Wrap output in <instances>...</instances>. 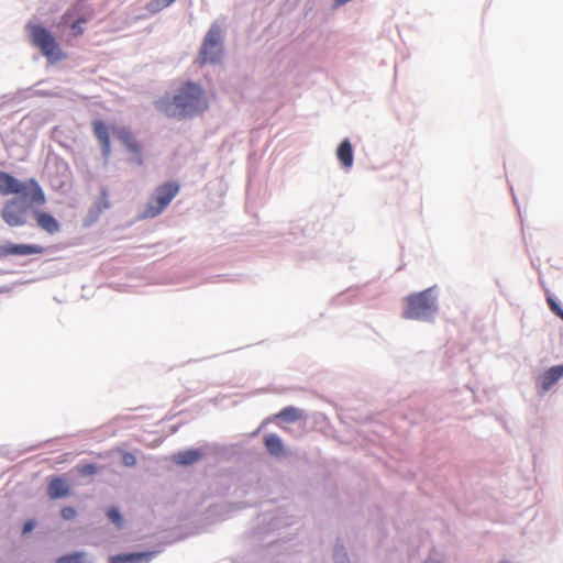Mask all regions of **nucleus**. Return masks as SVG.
<instances>
[{"label":"nucleus","instance_id":"nucleus-1","mask_svg":"<svg viewBox=\"0 0 563 563\" xmlns=\"http://www.w3.org/2000/svg\"><path fill=\"white\" fill-rule=\"evenodd\" d=\"M206 107L202 88L198 84L187 81L172 101L163 106V110L168 117L185 118L206 109Z\"/></svg>","mask_w":563,"mask_h":563},{"label":"nucleus","instance_id":"nucleus-2","mask_svg":"<svg viewBox=\"0 0 563 563\" xmlns=\"http://www.w3.org/2000/svg\"><path fill=\"white\" fill-rule=\"evenodd\" d=\"M0 194L2 196L16 195L22 201L30 205H43L45 195L38 183L31 178L20 181L12 175L0 170Z\"/></svg>","mask_w":563,"mask_h":563},{"label":"nucleus","instance_id":"nucleus-3","mask_svg":"<svg viewBox=\"0 0 563 563\" xmlns=\"http://www.w3.org/2000/svg\"><path fill=\"white\" fill-rule=\"evenodd\" d=\"M26 27L32 44L40 48L49 62H58L64 58V53L48 30L37 24H27Z\"/></svg>","mask_w":563,"mask_h":563},{"label":"nucleus","instance_id":"nucleus-4","mask_svg":"<svg viewBox=\"0 0 563 563\" xmlns=\"http://www.w3.org/2000/svg\"><path fill=\"white\" fill-rule=\"evenodd\" d=\"M437 309L435 300L431 297L430 290L412 294L406 298V309L402 317L406 319H427Z\"/></svg>","mask_w":563,"mask_h":563},{"label":"nucleus","instance_id":"nucleus-5","mask_svg":"<svg viewBox=\"0 0 563 563\" xmlns=\"http://www.w3.org/2000/svg\"><path fill=\"white\" fill-rule=\"evenodd\" d=\"M222 54V29L213 23L208 30L199 53L201 64L217 63Z\"/></svg>","mask_w":563,"mask_h":563},{"label":"nucleus","instance_id":"nucleus-6","mask_svg":"<svg viewBox=\"0 0 563 563\" xmlns=\"http://www.w3.org/2000/svg\"><path fill=\"white\" fill-rule=\"evenodd\" d=\"M44 249L37 244H13L7 243L0 245V257L5 256H27L32 254H42Z\"/></svg>","mask_w":563,"mask_h":563},{"label":"nucleus","instance_id":"nucleus-7","mask_svg":"<svg viewBox=\"0 0 563 563\" xmlns=\"http://www.w3.org/2000/svg\"><path fill=\"white\" fill-rule=\"evenodd\" d=\"M178 190L179 186L176 183H166L159 186L153 196L155 207L158 209L166 208Z\"/></svg>","mask_w":563,"mask_h":563},{"label":"nucleus","instance_id":"nucleus-8","mask_svg":"<svg viewBox=\"0 0 563 563\" xmlns=\"http://www.w3.org/2000/svg\"><path fill=\"white\" fill-rule=\"evenodd\" d=\"M563 376V365L550 367L539 378V390L541 395L548 393L551 387Z\"/></svg>","mask_w":563,"mask_h":563},{"label":"nucleus","instance_id":"nucleus-9","mask_svg":"<svg viewBox=\"0 0 563 563\" xmlns=\"http://www.w3.org/2000/svg\"><path fill=\"white\" fill-rule=\"evenodd\" d=\"M70 494V486L63 477H52L47 484V495L51 499H58Z\"/></svg>","mask_w":563,"mask_h":563},{"label":"nucleus","instance_id":"nucleus-10","mask_svg":"<svg viewBox=\"0 0 563 563\" xmlns=\"http://www.w3.org/2000/svg\"><path fill=\"white\" fill-rule=\"evenodd\" d=\"M92 130L95 136L101 144L103 156H109L110 154V135L108 131V126L101 120H95L92 122Z\"/></svg>","mask_w":563,"mask_h":563},{"label":"nucleus","instance_id":"nucleus-11","mask_svg":"<svg viewBox=\"0 0 563 563\" xmlns=\"http://www.w3.org/2000/svg\"><path fill=\"white\" fill-rule=\"evenodd\" d=\"M35 221L44 231L54 234L59 230L58 221L51 213H35Z\"/></svg>","mask_w":563,"mask_h":563},{"label":"nucleus","instance_id":"nucleus-12","mask_svg":"<svg viewBox=\"0 0 563 563\" xmlns=\"http://www.w3.org/2000/svg\"><path fill=\"white\" fill-rule=\"evenodd\" d=\"M336 156L344 167L350 168L353 165V150L349 140H344L340 143L336 150Z\"/></svg>","mask_w":563,"mask_h":563},{"label":"nucleus","instance_id":"nucleus-13","mask_svg":"<svg viewBox=\"0 0 563 563\" xmlns=\"http://www.w3.org/2000/svg\"><path fill=\"white\" fill-rule=\"evenodd\" d=\"M264 444L271 455H274V456H283L284 455V444H283L282 439L277 434H267L264 438Z\"/></svg>","mask_w":563,"mask_h":563},{"label":"nucleus","instance_id":"nucleus-14","mask_svg":"<svg viewBox=\"0 0 563 563\" xmlns=\"http://www.w3.org/2000/svg\"><path fill=\"white\" fill-rule=\"evenodd\" d=\"M201 457V452L199 450H187L180 451L174 455V461L177 464L181 465H190L199 461Z\"/></svg>","mask_w":563,"mask_h":563},{"label":"nucleus","instance_id":"nucleus-15","mask_svg":"<svg viewBox=\"0 0 563 563\" xmlns=\"http://www.w3.org/2000/svg\"><path fill=\"white\" fill-rule=\"evenodd\" d=\"M303 411L292 406L285 407L276 415L277 419H282L286 422H296L303 419Z\"/></svg>","mask_w":563,"mask_h":563},{"label":"nucleus","instance_id":"nucleus-16","mask_svg":"<svg viewBox=\"0 0 563 563\" xmlns=\"http://www.w3.org/2000/svg\"><path fill=\"white\" fill-rule=\"evenodd\" d=\"M141 553L118 554L109 558V563H140Z\"/></svg>","mask_w":563,"mask_h":563},{"label":"nucleus","instance_id":"nucleus-17","mask_svg":"<svg viewBox=\"0 0 563 563\" xmlns=\"http://www.w3.org/2000/svg\"><path fill=\"white\" fill-rule=\"evenodd\" d=\"M56 563H89L84 552H74L63 555L56 560Z\"/></svg>","mask_w":563,"mask_h":563},{"label":"nucleus","instance_id":"nucleus-18","mask_svg":"<svg viewBox=\"0 0 563 563\" xmlns=\"http://www.w3.org/2000/svg\"><path fill=\"white\" fill-rule=\"evenodd\" d=\"M107 517L115 526V528H123L124 519L117 507H110L107 510Z\"/></svg>","mask_w":563,"mask_h":563},{"label":"nucleus","instance_id":"nucleus-19","mask_svg":"<svg viewBox=\"0 0 563 563\" xmlns=\"http://www.w3.org/2000/svg\"><path fill=\"white\" fill-rule=\"evenodd\" d=\"M176 0H150L146 4V10L151 13H156L169 7Z\"/></svg>","mask_w":563,"mask_h":563},{"label":"nucleus","instance_id":"nucleus-20","mask_svg":"<svg viewBox=\"0 0 563 563\" xmlns=\"http://www.w3.org/2000/svg\"><path fill=\"white\" fill-rule=\"evenodd\" d=\"M120 141L131 151H136L137 144L132 134L126 130H120L118 133Z\"/></svg>","mask_w":563,"mask_h":563},{"label":"nucleus","instance_id":"nucleus-21","mask_svg":"<svg viewBox=\"0 0 563 563\" xmlns=\"http://www.w3.org/2000/svg\"><path fill=\"white\" fill-rule=\"evenodd\" d=\"M23 216L24 213H3V219L10 227H16L25 223Z\"/></svg>","mask_w":563,"mask_h":563},{"label":"nucleus","instance_id":"nucleus-22","mask_svg":"<svg viewBox=\"0 0 563 563\" xmlns=\"http://www.w3.org/2000/svg\"><path fill=\"white\" fill-rule=\"evenodd\" d=\"M97 466L91 463L80 464L76 467V471L82 476H90L97 473Z\"/></svg>","mask_w":563,"mask_h":563},{"label":"nucleus","instance_id":"nucleus-23","mask_svg":"<svg viewBox=\"0 0 563 563\" xmlns=\"http://www.w3.org/2000/svg\"><path fill=\"white\" fill-rule=\"evenodd\" d=\"M547 302L553 313L560 317L563 320V309L559 306V303L553 299V297L548 296Z\"/></svg>","mask_w":563,"mask_h":563},{"label":"nucleus","instance_id":"nucleus-24","mask_svg":"<svg viewBox=\"0 0 563 563\" xmlns=\"http://www.w3.org/2000/svg\"><path fill=\"white\" fill-rule=\"evenodd\" d=\"M86 22H87V19L80 18V19H77L71 24V30H73L74 36H79V35H81L84 33L82 24H85Z\"/></svg>","mask_w":563,"mask_h":563},{"label":"nucleus","instance_id":"nucleus-25","mask_svg":"<svg viewBox=\"0 0 563 563\" xmlns=\"http://www.w3.org/2000/svg\"><path fill=\"white\" fill-rule=\"evenodd\" d=\"M77 515V511L75 508L73 507H64L62 510H60V516L63 517V519L65 520H71L76 517Z\"/></svg>","mask_w":563,"mask_h":563},{"label":"nucleus","instance_id":"nucleus-26","mask_svg":"<svg viewBox=\"0 0 563 563\" xmlns=\"http://www.w3.org/2000/svg\"><path fill=\"white\" fill-rule=\"evenodd\" d=\"M34 526H35L34 521H32V520L26 521L23 526V533L31 532L34 529Z\"/></svg>","mask_w":563,"mask_h":563},{"label":"nucleus","instance_id":"nucleus-27","mask_svg":"<svg viewBox=\"0 0 563 563\" xmlns=\"http://www.w3.org/2000/svg\"><path fill=\"white\" fill-rule=\"evenodd\" d=\"M123 461H124L125 465H132V464H134L135 459L133 455L126 454V455H124Z\"/></svg>","mask_w":563,"mask_h":563},{"label":"nucleus","instance_id":"nucleus-28","mask_svg":"<svg viewBox=\"0 0 563 563\" xmlns=\"http://www.w3.org/2000/svg\"><path fill=\"white\" fill-rule=\"evenodd\" d=\"M142 558H143V563L147 562L151 560L152 553L143 552Z\"/></svg>","mask_w":563,"mask_h":563},{"label":"nucleus","instance_id":"nucleus-29","mask_svg":"<svg viewBox=\"0 0 563 563\" xmlns=\"http://www.w3.org/2000/svg\"><path fill=\"white\" fill-rule=\"evenodd\" d=\"M70 16H71L70 11H67V12L64 13L62 19H63L64 22H67Z\"/></svg>","mask_w":563,"mask_h":563}]
</instances>
